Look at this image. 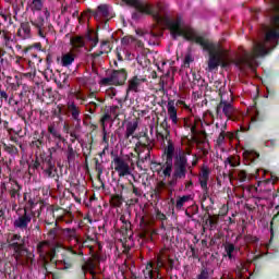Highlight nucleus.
<instances>
[{"mask_svg":"<svg viewBox=\"0 0 279 279\" xmlns=\"http://www.w3.org/2000/svg\"><path fill=\"white\" fill-rule=\"evenodd\" d=\"M144 278L145 279L154 278V266L151 265V263L146 265V268L144 269Z\"/></svg>","mask_w":279,"mask_h":279,"instance_id":"27","label":"nucleus"},{"mask_svg":"<svg viewBox=\"0 0 279 279\" xmlns=\"http://www.w3.org/2000/svg\"><path fill=\"white\" fill-rule=\"evenodd\" d=\"M107 43H102V47H106Z\"/></svg>","mask_w":279,"mask_h":279,"instance_id":"50","label":"nucleus"},{"mask_svg":"<svg viewBox=\"0 0 279 279\" xmlns=\"http://www.w3.org/2000/svg\"><path fill=\"white\" fill-rule=\"evenodd\" d=\"M74 93H75V96H76V97H78V95H80V92H74Z\"/></svg>","mask_w":279,"mask_h":279,"instance_id":"48","label":"nucleus"},{"mask_svg":"<svg viewBox=\"0 0 279 279\" xmlns=\"http://www.w3.org/2000/svg\"><path fill=\"white\" fill-rule=\"evenodd\" d=\"M109 12H108V5L106 4H100L97 9V11L94 13L95 19H97V16H108Z\"/></svg>","mask_w":279,"mask_h":279,"instance_id":"21","label":"nucleus"},{"mask_svg":"<svg viewBox=\"0 0 279 279\" xmlns=\"http://www.w3.org/2000/svg\"><path fill=\"white\" fill-rule=\"evenodd\" d=\"M209 178H210V169H208V167H203L198 180H199L201 189H203L204 193H208Z\"/></svg>","mask_w":279,"mask_h":279,"instance_id":"9","label":"nucleus"},{"mask_svg":"<svg viewBox=\"0 0 279 279\" xmlns=\"http://www.w3.org/2000/svg\"><path fill=\"white\" fill-rule=\"evenodd\" d=\"M197 279H208V270L207 269L202 270Z\"/></svg>","mask_w":279,"mask_h":279,"instance_id":"39","label":"nucleus"},{"mask_svg":"<svg viewBox=\"0 0 279 279\" xmlns=\"http://www.w3.org/2000/svg\"><path fill=\"white\" fill-rule=\"evenodd\" d=\"M56 84L58 88H69V76H66V74L60 75V77L56 80Z\"/></svg>","mask_w":279,"mask_h":279,"instance_id":"19","label":"nucleus"},{"mask_svg":"<svg viewBox=\"0 0 279 279\" xmlns=\"http://www.w3.org/2000/svg\"><path fill=\"white\" fill-rule=\"evenodd\" d=\"M9 245L10 247H12V250H14V252H21V250H23V244H21V235L19 234L11 235Z\"/></svg>","mask_w":279,"mask_h":279,"instance_id":"15","label":"nucleus"},{"mask_svg":"<svg viewBox=\"0 0 279 279\" xmlns=\"http://www.w3.org/2000/svg\"><path fill=\"white\" fill-rule=\"evenodd\" d=\"M191 62H193V57H191V54H187L185 57V64H191Z\"/></svg>","mask_w":279,"mask_h":279,"instance_id":"43","label":"nucleus"},{"mask_svg":"<svg viewBox=\"0 0 279 279\" xmlns=\"http://www.w3.org/2000/svg\"><path fill=\"white\" fill-rule=\"evenodd\" d=\"M3 36H4L5 47H9V49H12L14 45V39H12V35L3 34Z\"/></svg>","mask_w":279,"mask_h":279,"instance_id":"33","label":"nucleus"},{"mask_svg":"<svg viewBox=\"0 0 279 279\" xmlns=\"http://www.w3.org/2000/svg\"><path fill=\"white\" fill-rule=\"evenodd\" d=\"M114 110H117V107L111 108L110 113H105V116L101 119L102 124H105L106 121H112V117L113 119H117V113H114Z\"/></svg>","mask_w":279,"mask_h":279,"instance_id":"26","label":"nucleus"},{"mask_svg":"<svg viewBox=\"0 0 279 279\" xmlns=\"http://www.w3.org/2000/svg\"><path fill=\"white\" fill-rule=\"evenodd\" d=\"M194 167H195V165H197V161H193V163H192Z\"/></svg>","mask_w":279,"mask_h":279,"instance_id":"49","label":"nucleus"},{"mask_svg":"<svg viewBox=\"0 0 279 279\" xmlns=\"http://www.w3.org/2000/svg\"><path fill=\"white\" fill-rule=\"evenodd\" d=\"M44 16L45 17L38 16L34 21H32V25L35 26V29H37V34L38 36H40V38L47 37V32H46L47 21H49V17L51 16V13H49V10L46 9L44 11Z\"/></svg>","mask_w":279,"mask_h":279,"instance_id":"5","label":"nucleus"},{"mask_svg":"<svg viewBox=\"0 0 279 279\" xmlns=\"http://www.w3.org/2000/svg\"><path fill=\"white\" fill-rule=\"evenodd\" d=\"M113 168H114V171L118 172L119 178H125V175L132 174V169L130 168V163L125 159L119 156H116L113 158Z\"/></svg>","mask_w":279,"mask_h":279,"instance_id":"6","label":"nucleus"},{"mask_svg":"<svg viewBox=\"0 0 279 279\" xmlns=\"http://www.w3.org/2000/svg\"><path fill=\"white\" fill-rule=\"evenodd\" d=\"M89 40L92 41V47H96L97 44L99 43V39L97 38L96 35H94V38H89Z\"/></svg>","mask_w":279,"mask_h":279,"instance_id":"40","label":"nucleus"},{"mask_svg":"<svg viewBox=\"0 0 279 279\" xmlns=\"http://www.w3.org/2000/svg\"><path fill=\"white\" fill-rule=\"evenodd\" d=\"M225 250H226V253H227L228 257H229L230 259H232V252H234V244H232V243H227V244L225 245Z\"/></svg>","mask_w":279,"mask_h":279,"instance_id":"34","label":"nucleus"},{"mask_svg":"<svg viewBox=\"0 0 279 279\" xmlns=\"http://www.w3.org/2000/svg\"><path fill=\"white\" fill-rule=\"evenodd\" d=\"M165 186H166L165 182L160 181V182L157 184V187H156L157 192L160 193V191H161L162 189H165Z\"/></svg>","mask_w":279,"mask_h":279,"instance_id":"41","label":"nucleus"},{"mask_svg":"<svg viewBox=\"0 0 279 279\" xmlns=\"http://www.w3.org/2000/svg\"><path fill=\"white\" fill-rule=\"evenodd\" d=\"M17 36L22 38V40H25L32 36V27L29 26V23H22L19 31Z\"/></svg>","mask_w":279,"mask_h":279,"instance_id":"12","label":"nucleus"},{"mask_svg":"<svg viewBox=\"0 0 279 279\" xmlns=\"http://www.w3.org/2000/svg\"><path fill=\"white\" fill-rule=\"evenodd\" d=\"M125 128L126 130H125L124 138L128 141V138H130V136H133L134 132L138 130V122L137 121L128 122Z\"/></svg>","mask_w":279,"mask_h":279,"instance_id":"17","label":"nucleus"},{"mask_svg":"<svg viewBox=\"0 0 279 279\" xmlns=\"http://www.w3.org/2000/svg\"><path fill=\"white\" fill-rule=\"evenodd\" d=\"M83 271H89V274H95V262L93 259H88L82 267Z\"/></svg>","mask_w":279,"mask_h":279,"instance_id":"25","label":"nucleus"},{"mask_svg":"<svg viewBox=\"0 0 279 279\" xmlns=\"http://www.w3.org/2000/svg\"><path fill=\"white\" fill-rule=\"evenodd\" d=\"M121 43L124 47H128L130 45H133V43H136V39L132 36H125L121 39Z\"/></svg>","mask_w":279,"mask_h":279,"instance_id":"32","label":"nucleus"},{"mask_svg":"<svg viewBox=\"0 0 279 279\" xmlns=\"http://www.w3.org/2000/svg\"><path fill=\"white\" fill-rule=\"evenodd\" d=\"M165 178H171V174L173 173V162L172 161H166V165L163 166L162 171Z\"/></svg>","mask_w":279,"mask_h":279,"instance_id":"20","label":"nucleus"},{"mask_svg":"<svg viewBox=\"0 0 279 279\" xmlns=\"http://www.w3.org/2000/svg\"><path fill=\"white\" fill-rule=\"evenodd\" d=\"M110 202L116 208H120L123 205V196L116 194L111 197Z\"/></svg>","mask_w":279,"mask_h":279,"instance_id":"22","label":"nucleus"},{"mask_svg":"<svg viewBox=\"0 0 279 279\" xmlns=\"http://www.w3.org/2000/svg\"><path fill=\"white\" fill-rule=\"evenodd\" d=\"M0 97H2V99H5V101H8V93H5L4 90L0 89Z\"/></svg>","mask_w":279,"mask_h":279,"instance_id":"44","label":"nucleus"},{"mask_svg":"<svg viewBox=\"0 0 279 279\" xmlns=\"http://www.w3.org/2000/svg\"><path fill=\"white\" fill-rule=\"evenodd\" d=\"M128 3V5H132L136 8L138 12L142 14H153L154 19L157 20L158 23H162V16L158 13V9H151L147 2H143L141 0H123Z\"/></svg>","mask_w":279,"mask_h":279,"instance_id":"4","label":"nucleus"},{"mask_svg":"<svg viewBox=\"0 0 279 279\" xmlns=\"http://www.w3.org/2000/svg\"><path fill=\"white\" fill-rule=\"evenodd\" d=\"M162 125H167V119L163 120Z\"/></svg>","mask_w":279,"mask_h":279,"instance_id":"47","label":"nucleus"},{"mask_svg":"<svg viewBox=\"0 0 279 279\" xmlns=\"http://www.w3.org/2000/svg\"><path fill=\"white\" fill-rule=\"evenodd\" d=\"M215 87L218 88L220 95V102L216 108L218 117L225 114L227 120L232 119V114L236 112L234 108V98L232 97V90L230 87H226V83L215 82Z\"/></svg>","mask_w":279,"mask_h":279,"instance_id":"2","label":"nucleus"},{"mask_svg":"<svg viewBox=\"0 0 279 279\" xmlns=\"http://www.w3.org/2000/svg\"><path fill=\"white\" fill-rule=\"evenodd\" d=\"M167 110L169 119L172 121V125H178V109L175 108V101L169 100Z\"/></svg>","mask_w":279,"mask_h":279,"instance_id":"10","label":"nucleus"},{"mask_svg":"<svg viewBox=\"0 0 279 279\" xmlns=\"http://www.w3.org/2000/svg\"><path fill=\"white\" fill-rule=\"evenodd\" d=\"M111 77L116 81V86H121L122 84H125L128 73H125V70H116L111 73Z\"/></svg>","mask_w":279,"mask_h":279,"instance_id":"11","label":"nucleus"},{"mask_svg":"<svg viewBox=\"0 0 279 279\" xmlns=\"http://www.w3.org/2000/svg\"><path fill=\"white\" fill-rule=\"evenodd\" d=\"M99 56H104V51L94 52L90 54V58H93L95 60V58H99Z\"/></svg>","mask_w":279,"mask_h":279,"instance_id":"42","label":"nucleus"},{"mask_svg":"<svg viewBox=\"0 0 279 279\" xmlns=\"http://www.w3.org/2000/svg\"><path fill=\"white\" fill-rule=\"evenodd\" d=\"M145 82H147V78L145 77L133 76L129 80L128 90H131L132 93H138Z\"/></svg>","mask_w":279,"mask_h":279,"instance_id":"8","label":"nucleus"},{"mask_svg":"<svg viewBox=\"0 0 279 279\" xmlns=\"http://www.w3.org/2000/svg\"><path fill=\"white\" fill-rule=\"evenodd\" d=\"M216 128L217 130H220V132H226V130H228V122L221 120L220 122L216 123Z\"/></svg>","mask_w":279,"mask_h":279,"instance_id":"36","label":"nucleus"},{"mask_svg":"<svg viewBox=\"0 0 279 279\" xmlns=\"http://www.w3.org/2000/svg\"><path fill=\"white\" fill-rule=\"evenodd\" d=\"M223 143H226V132H220V134L218 135V137L216 140V145H218V147H221V145H223Z\"/></svg>","mask_w":279,"mask_h":279,"instance_id":"35","label":"nucleus"},{"mask_svg":"<svg viewBox=\"0 0 279 279\" xmlns=\"http://www.w3.org/2000/svg\"><path fill=\"white\" fill-rule=\"evenodd\" d=\"M31 10L33 12H40V10H43V0H33L31 3Z\"/></svg>","mask_w":279,"mask_h":279,"instance_id":"29","label":"nucleus"},{"mask_svg":"<svg viewBox=\"0 0 279 279\" xmlns=\"http://www.w3.org/2000/svg\"><path fill=\"white\" fill-rule=\"evenodd\" d=\"M225 165L226 167H228V165L230 167H239L240 162L239 160L236 159V157H228L226 160H225Z\"/></svg>","mask_w":279,"mask_h":279,"instance_id":"31","label":"nucleus"},{"mask_svg":"<svg viewBox=\"0 0 279 279\" xmlns=\"http://www.w3.org/2000/svg\"><path fill=\"white\" fill-rule=\"evenodd\" d=\"M32 221V216L27 215V213H25L23 216L19 217L15 221H14V227L15 228H27V225Z\"/></svg>","mask_w":279,"mask_h":279,"instance_id":"14","label":"nucleus"},{"mask_svg":"<svg viewBox=\"0 0 279 279\" xmlns=\"http://www.w3.org/2000/svg\"><path fill=\"white\" fill-rule=\"evenodd\" d=\"M37 252L39 253L41 258H45V260H47V258H49L50 260H53V258L56 257V248H52L49 252V243L48 242H41L37 245Z\"/></svg>","mask_w":279,"mask_h":279,"instance_id":"7","label":"nucleus"},{"mask_svg":"<svg viewBox=\"0 0 279 279\" xmlns=\"http://www.w3.org/2000/svg\"><path fill=\"white\" fill-rule=\"evenodd\" d=\"M68 110L71 112L74 121H77V123H80V107H76L75 102H69Z\"/></svg>","mask_w":279,"mask_h":279,"instance_id":"18","label":"nucleus"},{"mask_svg":"<svg viewBox=\"0 0 279 279\" xmlns=\"http://www.w3.org/2000/svg\"><path fill=\"white\" fill-rule=\"evenodd\" d=\"M45 173H46V175H47L48 178H51L53 171H52L51 168H48V169L45 170Z\"/></svg>","mask_w":279,"mask_h":279,"instance_id":"45","label":"nucleus"},{"mask_svg":"<svg viewBox=\"0 0 279 279\" xmlns=\"http://www.w3.org/2000/svg\"><path fill=\"white\" fill-rule=\"evenodd\" d=\"M244 156H246V157H252V158H258V154L256 153V151H254V150H245L244 151Z\"/></svg>","mask_w":279,"mask_h":279,"instance_id":"38","label":"nucleus"},{"mask_svg":"<svg viewBox=\"0 0 279 279\" xmlns=\"http://www.w3.org/2000/svg\"><path fill=\"white\" fill-rule=\"evenodd\" d=\"M48 132H50L54 138H62V135L58 132V130H56V126L53 125L48 126Z\"/></svg>","mask_w":279,"mask_h":279,"instance_id":"37","label":"nucleus"},{"mask_svg":"<svg viewBox=\"0 0 279 279\" xmlns=\"http://www.w3.org/2000/svg\"><path fill=\"white\" fill-rule=\"evenodd\" d=\"M193 198H191V195L182 196L179 199H177V208L178 210H181V208L186 204V202H191Z\"/></svg>","mask_w":279,"mask_h":279,"instance_id":"24","label":"nucleus"},{"mask_svg":"<svg viewBox=\"0 0 279 279\" xmlns=\"http://www.w3.org/2000/svg\"><path fill=\"white\" fill-rule=\"evenodd\" d=\"M173 154H175V147H173V144H169L166 148L167 161L172 162Z\"/></svg>","mask_w":279,"mask_h":279,"instance_id":"23","label":"nucleus"},{"mask_svg":"<svg viewBox=\"0 0 279 279\" xmlns=\"http://www.w3.org/2000/svg\"><path fill=\"white\" fill-rule=\"evenodd\" d=\"M168 27L173 36V38H178V36H183L185 40H192L201 47L208 51L209 61H208V71H215L220 64L221 66H228V62L226 59V50L219 46V44H213V41L199 37L193 28L182 25V21L174 20L169 22Z\"/></svg>","mask_w":279,"mask_h":279,"instance_id":"1","label":"nucleus"},{"mask_svg":"<svg viewBox=\"0 0 279 279\" xmlns=\"http://www.w3.org/2000/svg\"><path fill=\"white\" fill-rule=\"evenodd\" d=\"M160 86H161V88H165V81L160 82Z\"/></svg>","mask_w":279,"mask_h":279,"instance_id":"46","label":"nucleus"},{"mask_svg":"<svg viewBox=\"0 0 279 279\" xmlns=\"http://www.w3.org/2000/svg\"><path fill=\"white\" fill-rule=\"evenodd\" d=\"M73 62H75V52H73V50H70L61 57L62 66H71Z\"/></svg>","mask_w":279,"mask_h":279,"instance_id":"16","label":"nucleus"},{"mask_svg":"<svg viewBox=\"0 0 279 279\" xmlns=\"http://www.w3.org/2000/svg\"><path fill=\"white\" fill-rule=\"evenodd\" d=\"M117 81L113 78L112 74L110 76H107L100 81V84L102 86H117Z\"/></svg>","mask_w":279,"mask_h":279,"instance_id":"28","label":"nucleus"},{"mask_svg":"<svg viewBox=\"0 0 279 279\" xmlns=\"http://www.w3.org/2000/svg\"><path fill=\"white\" fill-rule=\"evenodd\" d=\"M238 180L239 182H247L251 180V177L244 170L238 171Z\"/></svg>","mask_w":279,"mask_h":279,"instance_id":"30","label":"nucleus"},{"mask_svg":"<svg viewBox=\"0 0 279 279\" xmlns=\"http://www.w3.org/2000/svg\"><path fill=\"white\" fill-rule=\"evenodd\" d=\"M70 44L72 47V51L75 52L82 49V47H85L86 41H84V37L82 36H73L70 39Z\"/></svg>","mask_w":279,"mask_h":279,"instance_id":"13","label":"nucleus"},{"mask_svg":"<svg viewBox=\"0 0 279 279\" xmlns=\"http://www.w3.org/2000/svg\"><path fill=\"white\" fill-rule=\"evenodd\" d=\"M189 168V160L186 159V153L180 148L175 150L172 182L177 180H184L186 178V169Z\"/></svg>","mask_w":279,"mask_h":279,"instance_id":"3","label":"nucleus"}]
</instances>
